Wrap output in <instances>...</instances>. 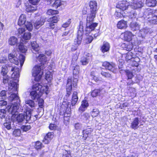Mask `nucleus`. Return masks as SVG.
<instances>
[{"instance_id":"nucleus-38","label":"nucleus","mask_w":157,"mask_h":157,"mask_svg":"<svg viewBox=\"0 0 157 157\" xmlns=\"http://www.w3.org/2000/svg\"><path fill=\"white\" fill-rule=\"evenodd\" d=\"M99 113V110L98 109L94 108L93 109L91 112V114L93 117H94L97 116Z\"/></svg>"},{"instance_id":"nucleus-59","label":"nucleus","mask_w":157,"mask_h":157,"mask_svg":"<svg viewBox=\"0 0 157 157\" xmlns=\"http://www.w3.org/2000/svg\"><path fill=\"white\" fill-rule=\"evenodd\" d=\"M71 105L70 102H68L67 105V109L65 111V112H67V113L68 114L70 113L71 110Z\"/></svg>"},{"instance_id":"nucleus-16","label":"nucleus","mask_w":157,"mask_h":157,"mask_svg":"<svg viewBox=\"0 0 157 157\" xmlns=\"http://www.w3.org/2000/svg\"><path fill=\"white\" fill-rule=\"evenodd\" d=\"M8 58L9 61L11 63L18 65L19 62L18 59L14 55L10 54L8 55Z\"/></svg>"},{"instance_id":"nucleus-23","label":"nucleus","mask_w":157,"mask_h":157,"mask_svg":"<svg viewBox=\"0 0 157 157\" xmlns=\"http://www.w3.org/2000/svg\"><path fill=\"white\" fill-rule=\"evenodd\" d=\"M78 98L77 96V92L75 91L73 94L71 101V104L72 106L75 105L78 101Z\"/></svg>"},{"instance_id":"nucleus-63","label":"nucleus","mask_w":157,"mask_h":157,"mask_svg":"<svg viewBox=\"0 0 157 157\" xmlns=\"http://www.w3.org/2000/svg\"><path fill=\"white\" fill-rule=\"evenodd\" d=\"M82 127L81 124L79 123L76 124L75 125V128L76 130H80Z\"/></svg>"},{"instance_id":"nucleus-45","label":"nucleus","mask_w":157,"mask_h":157,"mask_svg":"<svg viewBox=\"0 0 157 157\" xmlns=\"http://www.w3.org/2000/svg\"><path fill=\"white\" fill-rule=\"evenodd\" d=\"M132 53L131 52H128L126 54L123 55L125 57L126 60L128 61L132 59Z\"/></svg>"},{"instance_id":"nucleus-36","label":"nucleus","mask_w":157,"mask_h":157,"mask_svg":"<svg viewBox=\"0 0 157 157\" xmlns=\"http://www.w3.org/2000/svg\"><path fill=\"white\" fill-rule=\"evenodd\" d=\"M21 135V130L20 129H15L13 132V135L15 137H20Z\"/></svg>"},{"instance_id":"nucleus-11","label":"nucleus","mask_w":157,"mask_h":157,"mask_svg":"<svg viewBox=\"0 0 157 157\" xmlns=\"http://www.w3.org/2000/svg\"><path fill=\"white\" fill-rule=\"evenodd\" d=\"M98 23H94L88 25L86 24V27L85 30L86 35H88L90 32H94V30L95 28L97 26Z\"/></svg>"},{"instance_id":"nucleus-40","label":"nucleus","mask_w":157,"mask_h":157,"mask_svg":"<svg viewBox=\"0 0 157 157\" xmlns=\"http://www.w3.org/2000/svg\"><path fill=\"white\" fill-rule=\"evenodd\" d=\"M25 103L28 105L31 108L34 107L35 105V103L34 102L31 100H25Z\"/></svg>"},{"instance_id":"nucleus-34","label":"nucleus","mask_w":157,"mask_h":157,"mask_svg":"<svg viewBox=\"0 0 157 157\" xmlns=\"http://www.w3.org/2000/svg\"><path fill=\"white\" fill-rule=\"evenodd\" d=\"M132 30L133 31L139 29L140 27L138 24L136 22H132L130 24Z\"/></svg>"},{"instance_id":"nucleus-56","label":"nucleus","mask_w":157,"mask_h":157,"mask_svg":"<svg viewBox=\"0 0 157 157\" xmlns=\"http://www.w3.org/2000/svg\"><path fill=\"white\" fill-rule=\"evenodd\" d=\"M42 144L39 141H37L35 143V147L37 149H40L42 148Z\"/></svg>"},{"instance_id":"nucleus-43","label":"nucleus","mask_w":157,"mask_h":157,"mask_svg":"<svg viewBox=\"0 0 157 157\" xmlns=\"http://www.w3.org/2000/svg\"><path fill=\"white\" fill-rule=\"evenodd\" d=\"M26 29L29 31H31L33 29V26L30 22H27L25 24Z\"/></svg>"},{"instance_id":"nucleus-8","label":"nucleus","mask_w":157,"mask_h":157,"mask_svg":"<svg viewBox=\"0 0 157 157\" xmlns=\"http://www.w3.org/2000/svg\"><path fill=\"white\" fill-rule=\"evenodd\" d=\"M153 10L150 9H148L147 11L145 12V14H147V21L151 24H157V17L153 16L152 12Z\"/></svg>"},{"instance_id":"nucleus-33","label":"nucleus","mask_w":157,"mask_h":157,"mask_svg":"<svg viewBox=\"0 0 157 157\" xmlns=\"http://www.w3.org/2000/svg\"><path fill=\"white\" fill-rule=\"evenodd\" d=\"M17 39L14 36L11 37L9 39L8 43L11 45H14L16 44L17 42Z\"/></svg>"},{"instance_id":"nucleus-3","label":"nucleus","mask_w":157,"mask_h":157,"mask_svg":"<svg viewBox=\"0 0 157 157\" xmlns=\"http://www.w3.org/2000/svg\"><path fill=\"white\" fill-rule=\"evenodd\" d=\"M8 70L13 72L11 75L12 78L14 80H17L18 81V78L20 76L19 68L13 66L12 64L11 66L10 64H9L8 67L6 66H3L2 67L1 74L3 76L7 75Z\"/></svg>"},{"instance_id":"nucleus-14","label":"nucleus","mask_w":157,"mask_h":157,"mask_svg":"<svg viewBox=\"0 0 157 157\" xmlns=\"http://www.w3.org/2000/svg\"><path fill=\"white\" fill-rule=\"evenodd\" d=\"M121 47L124 50L130 51L132 49L133 46L131 42H127L126 43L122 44L121 45Z\"/></svg>"},{"instance_id":"nucleus-39","label":"nucleus","mask_w":157,"mask_h":157,"mask_svg":"<svg viewBox=\"0 0 157 157\" xmlns=\"http://www.w3.org/2000/svg\"><path fill=\"white\" fill-rule=\"evenodd\" d=\"M8 111L6 107L5 109H1L0 110V118L1 119L4 118L5 120H6V118H5V116L6 115V112Z\"/></svg>"},{"instance_id":"nucleus-1","label":"nucleus","mask_w":157,"mask_h":157,"mask_svg":"<svg viewBox=\"0 0 157 157\" xmlns=\"http://www.w3.org/2000/svg\"><path fill=\"white\" fill-rule=\"evenodd\" d=\"M8 93L10 94L9 100L10 101H16V102L10 107L8 106L6 107L8 111L12 115H14L17 112V110L19 108L20 105V100L19 97L17 95V93L14 92L17 91L18 88V85L17 82H13L10 80V82L8 83Z\"/></svg>"},{"instance_id":"nucleus-28","label":"nucleus","mask_w":157,"mask_h":157,"mask_svg":"<svg viewBox=\"0 0 157 157\" xmlns=\"http://www.w3.org/2000/svg\"><path fill=\"white\" fill-rule=\"evenodd\" d=\"M21 43L18 45L17 48L22 53H25L27 50L26 47L23 45V44L25 42L23 40L22 41H21Z\"/></svg>"},{"instance_id":"nucleus-44","label":"nucleus","mask_w":157,"mask_h":157,"mask_svg":"<svg viewBox=\"0 0 157 157\" xmlns=\"http://www.w3.org/2000/svg\"><path fill=\"white\" fill-rule=\"evenodd\" d=\"M58 13V10H52V9L48 10L47 12V14L49 15H53Z\"/></svg>"},{"instance_id":"nucleus-49","label":"nucleus","mask_w":157,"mask_h":157,"mask_svg":"<svg viewBox=\"0 0 157 157\" xmlns=\"http://www.w3.org/2000/svg\"><path fill=\"white\" fill-rule=\"evenodd\" d=\"M7 120H5V121H6V122L4 123V126L8 130H10L11 128V122L10 121L7 122Z\"/></svg>"},{"instance_id":"nucleus-54","label":"nucleus","mask_w":157,"mask_h":157,"mask_svg":"<svg viewBox=\"0 0 157 157\" xmlns=\"http://www.w3.org/2000/svg\"><path fill=\"white\" fill-rule=\"evenodd\" d=\"M101 75L105 77L110 78L111 77V75L110 74L104 71H101Z\"/></svg>"},{"instance_id":"nucleus-30","label":"nucleus","mask_w":157,"mask_h":157,"mask_svg":"<svg viewBox=\"0 0 157 157\" xmlns=\"http://www.w3.org/2000/svg\"><path fill=\"white\" fill-rule=\"evenodd\" d=\"M92 131V129L90 128H88L82 131L83 137L84 140H85L86 139L88 136L89 134Z\"/></svg>"},{"instance_id":"nucleus-7","label":"nucleus","mask_w":157,"mask_h":157,"mask_svg":"<svg viewBox=\"0 0 157 157\" xmlns=\"http://www.w3.org/2000/svg\"><path fill=\"white\" fill-rule=\"evenodd\" d=\"M78 81L77 78H73L72 81V78H68L67 80V84L66 85L67 94L66 95L69 96L71 93L72 88V85L74 87H75L77 85V83Z\"/></svg>"},{"instance_id":"nucleus-20","label":"nucleus","mask_w":157,"mask_h":157,"mask_svg":"<svg viewBox=\"0 0 157 157\" xmlns=\"http://www.w3.org/2000/svg\"><path fill=\"white\" fill-rule=\"evenodd\" d=\"M90 57L91 54H88V56H87L82 57L80 60V62L82 63V65H85L88 64L89 61Z\"/></svg>"},{"instance_id":"nucleus-50","label":"nucleus","mask_w":157,"mask_h":157,"mask_svg":"<svg viewBox=\"0 0 157 157\" xmlns=\"http://www.w3.org/2000/svg\"><path fill=\"white\" fill-rule=\"evenodd\" d=\"M21 128L23 131L27 132L31 128V126L30 125H23L21 127Z\"/></svg>"},{"instance_id":"nucleus-46","label":"nucleus","mask_w":157,"mask_h":157,"mask_svg":"<svg viewBox=\"0 0 157 157\" xmlns=\"http://www.w3.org/2000/svg\"><path fill=\"white\" fill-rule=\"evenodd\" d=\"M19 58L20 61V66L22 67L25 60V57L22 54H20Z\"/></svg>"},{"instance_id":"nucleus-35","label":"nucleus","mask_w":157,"mask_h":157,"mask_svg":"<svg viewBox=\"0 0 157 157\" xmlns=\"http://www.w3.org/2000/svg\"><path fill=\"white\" fill-rule=\"evenodd\" d=\"M156 0H147L146 1V5L149 7H154L156 6Z\"/></svg>"},{"instance_id":"nucleus-17","label":"nucleus","mask_w":157,"mask_h":157,"mask_svg":"<svg viewBox=\"0 0 157 157\" xmlns=\"http://www.w3.org/2000/svg\"><path fill=\"white\" fill-rule=\"evenodd\" d=\"M45 22V20L43 18L38 19L34 23V27L35 29H38L44 24Z\"/></svg>"},{"instance_id":"nucleus-41","label":"nucleus","mask_w":157,"mask_h":157,"mask_svg":"<svg viewBox=\"0 0 157 157\" xmlns=\"http://www.w3.org/2000/svg\"><path fill=\"white\" fill-rule=\"evenodd\" d=\"M59 21V19L56 16H53L47 20L48 22H52L54 23H56Z\"/></svg>"},{"instance_id":"nucleus-27","label":"nucleus","mask_w":157,"mask_h":157,"mask_svg":"<svg viewBox=\"0 0 157 157\" xmlns=\"http://www.w3.org/2000/svg\"><path fill=\"white\" fill-rule=\"evenodd\" d=\"M89 106V104L86 100H84L82 102L81 106L79 108V110L83 112L85 110V109L87 108Z\"/></svg>"},{"instance_id":"nucleus-37","label":"nucleus","mask_w":157,"mask_h":157,"mask_svg":"<svg viewBox=\"0 0 157 157\" xmlns=\"http://www.w3.org/2000/svg\"><path fill=\"white\" fill-rule=\"evenodd\" d=\"M26 10L27 12H32L36 9V7L33 6L31 5H28L26 6Z\"/></svg>"},{"instance_id":"nucleus-32","label":"nucleus","mask_w":157,"mask_h":157,"mask_svg":"<svg viewBox=\"0 0 157 157\" xmlns=\"http://www.w3.org/2000/svg\"><path fill=\"white\" fill-rule=\"evenodd\" d=\"M31 34L29 32L28 33H25L22 36V38L21 39V41H22V40L24 41V42H26L27 41L26 40H29L31 37Z\"/></svg>"},{"instance_id":"nucleus-21","label":"nucleus","mask_w":157,"mask_h":157,"mask_svg":"<svg viewBox=\"0 0 157 157\" xmlns=\"http://www.w3.org/2000/svg\"><path fill=\"white\" fill-rule=\"evenodd\" d=\"M117 27L120 29H125L127 27V22L124 20H121L118 22Z\"/></svg>"},{"instance_id":"nucleus-18","label":"nucleus","mask_w":157,"mask_h":157,"mask_svg":"<svg viewBox=\"0 0 157 157\" xmlns=\"http://www.w3.org/2000/svg\"><path fill=\"white\" fill-rule=\"evenodd\" d=\"M31 45L32 47L31 51L32 52L35 54H36V52H37V53L39 54L38 51L40 50V48L36 42L35 41L32 42Z\"/></svg>"},{"instance_id":"nucleus-42","label":"nucleus","mask_w":157,"mask_h":157,"mask_svg":"<svg viewBox=\"0 0 157 157\" xmlns=\"http://www.w3.org/2000/svg\"><path fill=\"white\" fill-rule=\"evenodd\" d=\"M125 73L128 79H131L134 76L132 72L130 71L127 70L125 71Z\"/></svg>"},{"instance_id":"nucleus-52","label":"nucleus","mask_w":157,"mask_h":157,"mask_svg":"<svg viewBox=\"0 0 157 157\" xmlns=\"http://www.w3.org/2000/svg\"><path fill=\"white\" fill-rule=\"evenodd\" d=\"M3 82L4 84L8 83L9 80L10 78L7 75L3 76Z\"/></svg>"},{"instance_id":"nucleus-51","label":"nucleus","mask_w":157,"mask_h":157,"mask_svg":"<svg viewBox=\"0 0 157 157\" xmlns=\"http://www.w3.org/2000/svg\"><path fill=\"white\" fill-rule=\"evenodd\" d=\"M0 95L2 99H5L6 98V91L5 90H2L0 92Z\"/></svg>"},{"instance_id":"nucleus-10","label":"nucleus","mask_w":157,"mask_h":157,"mask_svg":"<svg viewBox=\"0 0 157 157\" xmlns=\"http://www.w3.org/2000/svg\"><path fill=\"white\" fill-rule=\"evenodd\" d=\"M129 3L126 1L123 0L119 2L117 5L116 7L124 11L127 10V9H129Z\"/></svg>"},{"instance_id":"nucleus-58","label":"nucleus","mask_w":157,"mask_h":157,"mask_svg":"<svg viewBox=\"0 0 157 157\" xmlns=\"http://www.w3.org/2000/svg\"><path fill=\"white\" fill-rule=\"evenodd\" d=\"M45 77L47 81H50L52 78V75L50 74L49 72H47L46 74Z\"/></svg>"},{"instance_id":"nucleus-15","label":"nucleus","mask_w":157,"mask_h":157,"mask_svg":"<svg viewBox=\"0 0 157 157\" xmlns=\"http://www.w3.org/2000/svg\"><path fill=\"white\" fill-rule=\"evenodd\" d=\"M54 137L53 133L49 132L45 136L43 140V142L45 144H48Z\"/></svg>"},{"instance_id":"nucleus-47","label":"nucleus","mask_w":157,"mask_h":157,"mask_svg":"<svg viewBox=\"0 0 157 157\" xmlns=\"http://www.w3.org/2000/svg\"><path fill=\"white\" fill-rule=\"evenodd\" d=\"M100 93V90L98 89L94 90L91 93V95L93 97H96L98 96Z\"/></svg>"},{"instance_id":"nucleus-26","label":"nucleus","mask_w":157,"mask_h":157,"mask_svg":"<svg viewBox=\"0 0 157 157\" xmlns=\"http://www.w3.org/2000/svg\"><path fill=\"white\" fill-rule=\"evenodd\" d=\"M110 48V45L108 42H104L101 48V50L103 53L108 51Z\"/></svg>"},{"instance_id":"nucleus-61","label":"nucleus","mask_w":157,"mask_h":157,"mask_svg":"<svg viewBox=\"0 0 157 157\" xmlns=\"http://www.w3.org/2000/svg\"><path fill=\"white\" fill-rule=\"evenodd\" d=\"M29 2L30 3L32 4L33 5H37L40 0H29Z\"/></svg>"},{"instance_id":"nucleus-6","label":"nucleus","mask_w":157,"mask_h":157,"mask_svg":"<svg viewBox=\"0 0 157 157\" xmlns=\"http://www.w3.org/2000/svg\"><path fill=\"white\" fill-rule=\"evenodd\" d=\"M44 68V65L43 64L35 65L32 70L33 76L35 77V80L39 81L42 77L43 73V69Z\"/></svg>"},{"instance_id":"nucleus-22","label":"nucleus","mask_w":157,"mask_h":157,"mask_svg":"<svg viewBox=\"0 0 157 157\" xmlns=\"http://www.w3.org/2000/svg\"><path fill=\"white\" fill-rule=\"evenodd\" d=\"M26 20V17L25 15L22 14L19 17L18 24L19 25H21L25 24Z\"/></svg>"},{"instance_id":"nucleus-48","label":"nucleus","mask_w":157,"mask_h":157,"mask_svg":"<svg viewBox=\"0 0 157 157\" xmlns=\"http://www.w3.org/2000/svg\"><path fill=\"white\" fill-rule=\"evenodd\" d=\"M136 13H135V11L134 10H132L128 14V16L129 18H135L136 17Z\"/></svg>"},{"instance_id":"nucleus-19","label":"nucleus","mask_w":157,"mask_h":157,"mask_svg":"<svg viewBox=\"0 0 157 157\" xmlns=\"http://www.w3.org/2000/svg\"><path fill=\"white\" fill-rule=\"evenodd\" d=\"M139 120L138 118L136 117L134 118L132 122L130 127L134 130L137 129L139 127Z\"/></svg>"},{"instance_id":"nucleus-2","label":"nucleus","mask_w":157,"mask_h":157,"mask_svg":"<svg viewBox=\"0 0 157 157\" xmlns=\"http://www.w3.org/2000/svg\"><path fill=\"white\" fill-rule=\"evenodd\" d=\"M48 90L49 88L47 86H42L39 83L33 85L32 91L30 93L32 99L33 100L38 99L44 93L48 94L49 93Z\"/></svg>"},{"instance_id":"nucleus-5","label":"nucleus","mask_w":157,"mask_h":157,"mask_svg":"<svg viewBox=\"0 0 157 157\" xmlns=\"http://www.w3.org/2000/svg\"><path fill=\"white\" fill-rule=\"evenodd\" d=\"M31 112L30 110H27L25 113L19 114L16 117V122L19 124L29 122L31 119Z\"/></svg>"},{"instance_id":"nucleus-9","label":"nucleus","mask_w":157,"mask_h":157,"mask_svg":"<svg viewBox=\"0 0 157 157\" xmlns=\"http://www.w3.org/2000/svg\"><path fill=\"white\" fill-rule=\"evenodd\" d=\"M103 66L106 69L111 71L113 73H115L116 71V64L112 62L109 63L105 62L103 63Z\"/></svg>"},{"instance_id":"nucleus-60","label":"nucleus","mask_w":157,"mask_h":157,"mask_svg":"<svg viewBox=\"0 0 157 157\" xmlns=\"http://www.w3.org/2000/svg\"><path fill=\"white\" fill-rule=\"evenodd\" d=\"M134 59H135V60H134L133 62V65L135 67H137L139 65L138 62H139L140 59L138 57Z\"/></svg>"},{"instance_id":"nucleus-55","label":"nucleus","mask_w":157,"mask_h":157,"mask_svg":"<svg viewBox=\"0 0 157 157\" xmlns=\"http://www.w3.org/2000/svg\"><path fill=\"white\" fill-rule=\"evenodd\" d=\"M80 70L79 67L78 65H76L73 71V73L74 74H78Z\"/></svg>"},{"instance_id":"nucleus-13","label":"nucleus","mask_w":157,"mask_h":157,"mask_svg":"<svg viewBox=\"0 0 157 157\" xmlns=\"http://www.w3.org/2000/svg\"><path fill=\"white\" fill-rule=\"evenodd\" d=\"M90 7V12L96 13L97 11V5L96 2L94 1H90L89 3Z\"/></svg>"},{"instance_id":"nucleus-29","label":"nucleus","mask_w":157,"mask_h":157,"mask_svg":"<svg viewBox=\"0 0 157 157\" xmlns=\"http://www.w3.org/2000/svg\"><path fill=\"white\" fill-rule=\"evenodd\" d=\"M62 2L60 0H54L50 2V4L53 7L57 8L62 5Z\"/></svg>"},{"instance_id":"nucleus-24","label":"nucleus","mask_w":157,"mask_h":157,"mask_svg":"<svg viewBox=\"0 0 157 157\" xmlns=\"http://www.w3.org/2000/svg\"><path fill=\"white\" fill-rule=\"evenodd\" d=\"M142 2H139L133 3L132 5L129 6V9L132 8L134 10L140 8L142 6Z\"/></svg>"},{"instance_id":"nucleus-31","label":"nucleus","mask_w":157,"mask_h":157,"mask_svg":"<svg viewBox=\"0 0 157 157\" xmlns=\"http://www.w3.org/2000/svg\"><path fill=\"white\" fill-rule=\"evenodd\" d=\"M36 57H37V60H38L40 62H41V64L44 65V63L45 62L47 59L45 56L43 54H40L38 56L36 55Z\"/></svg>"},{"instance_id":"nucleus-64","label":"nucleus","mask_w":157,"mask_h":157,"mask_svg":"<svg viewBox=\"0 0 157 157\" xmlns=\"http://www.w3.org/2000/svg\"><path fill=\"white\" fill-rule=\"evenodd\" d=\"M44 101L42 99H40L39 101L38 104L39 106L41 108L43 107Z\"/></svg>"},{"instance_id":"nucleus-57","label":"nucleus","mask_w":157,"mask_h":157,"mask_svg":"<svg viewBox=\"0 0 157 157\" xmlns=\"http://www.w3.org/2000/svg\"><path fill=\"white\" fill-rule=\"evenodd\" d=\"M150 30V29L149 28L146 27L141 29V34H147L149 32Z\"/></svg>"},{"instance_id":"nucleus-62","label":"nucleus","mask_w":157,"mask_h":157,"mask_svg":"<svg viewBox=\"0 0 157 157\" xmlns=\"http://www.w3.org/2000/svg\"><path fill=\"white\" fill-rule=\"evenodd\" d=\"M47 25V26L48 28L53 29L54 28V23L52 22H48Z\"/></svg>"},{"instance_id":"nucleus-25","label":"nucleus","mask_w":157,"mask_h":157,"mask_svg":"<svg viewBox=\"0 0 157 157\" xmlns=\"http://www.w3.org/2000/svg\"><path fill=\"white\" fill-rule=\"evenodd\" d=\"M133 35L131 32L130 31H127L124 33V39L127 41H130L132 39V37Z\"/></svg>"},{"instance_id":"nucleus-4","label":"nucleus","mask_w":157,"mask_h":157,"mask_svg":"<svg viewBox=\"0 0 157 157\" xmlns=\"http://www.w3.org/2000/svg\"><path fill=\"white\" fill-rule=\"evenodd\" d=\"M83 34V26L80 24L78 32L77 37L75 40L74 45H73L71 48L72 51L76 50L78 46L80 44L82 41Z\"/></svg>"},{"instance_id":"nucleus-53","label":"nucleus","mask_w":157,"mask_h":157,"mask_svg":"<svg viewBox=\"0 0 157 157\" xmlns=\"http://www.w3.org/2000/svg\"><path fill=\"white\" fill-rule=\"evenodd\" d=\"M71 20L70 19H68L67 22L62 25V27L65 28L68 27L71 23Z\"/></svg>"},{"instance_id":"nucleus-12","label":"nucleus","mask_w":157,"mask_h":157,"mask_svg":"<svg viewBox=\"0 0 157 157\" xmlns=\"http://www.w3.org/2000/svg\"><path fill=\"white\" fill-rule=\"evenodd\" d=\"M96 13L90 12L87 14L86 18L87 25H89V24H91L93 23L94 18L95 17Z\"/></svg>"}]
</instances>
